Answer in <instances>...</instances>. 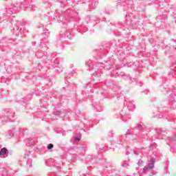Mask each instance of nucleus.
Returning <instances> with one entry per match:
<instances>
[{
  "label": "nucleus",
  "mask_w": 176,
  "mask_h": 176,
  "mask_svg": "<svg viewBox=\"0 0 176 176\" xmlns=\"http://www.w3.org/2000/svg\"><path fill=\"white\" fill-rule=\"evenodd\" d=\"M7 152H8V148H6L5 147L1 148V150L0 151V156H3V155H6Z\"/></svg>",
  "instance_id": "1"
},
{
  "label": "nucleus",
  "mask_w": 176,
  "mask_h": 176,
  "mask_svg": "<svg viewBox=\"0 0 176 176\" xmlns=\"http://www.w3.org/2000/svg\"><path fill=\"white\" fill-rule=\"evenodd\" d=\"M53 146H54L53 144H50L47 146V149H52Z\"/></svg>",
  "instance_id": "2"
},
{
  "label": "nucleus",
  "mask_w": 176,
  "mask_h": 176,
  "mask_svg": "<svg viewBox=\"0 0 176 176\" xmlns=\"http://www.w3.org/2000/svg\"><path fill=\"white\" fill-rule=\"evenodd\" d=\"M148 168H153V164H149L148 166Z\"/></svg>",
  "instance_id": "3"
},
{
  "label": "nucleus",
  "mask_w": 176,
  "mask_h": 176,
  "mask_svg": "<svg viewBox=\"0 0 176 176\" xmlns=\"http://www.w3.org/2000/svg\"><path fill=\"white\" fill-rule=\"evenodd\" d=\"M79 140H80V139H79V138H75V141H79Z\"/></svg>",
  "instance_id": "4"
},
{
  "label": "nucleus",
  "mask_w": 176,
  "mask_h": 176,
  "mask_svg": "<svg viewBox=\"0 0 176 176\" xmlns=\"http://www.w3.org/2000/svg\"><path fill=\"white\" fill-rule=\"evenodd\" d=\"M151 160H152V162H155V159L154 158H152Z\"/></svg>",
  "instance_id": "5"
}]
</instances>
